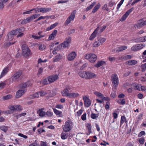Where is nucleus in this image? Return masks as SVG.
<instances>
[{"mask_svg": "<svg viewBox=\"0 0 146 146\" xmlns=\"http://www.w3.org/2000/svg\"><path fill=\"white\" fill-rule=\"evenodd\" d=\"M5 85V84L4 82H2L0 83V89H1L3 88Z\"/></svg>", "mask_w": 146, "mask_h": 146, "instance_id": "63", "label": "nucleus"}, {"mask_svg": "<svg viewBox=\"0 0 146 146\" xmlns=\"http://www.w3.org/2000/svg\"><path fill=\"white\" fill-rule=\"evenodd\" d=\"M53 110L54 112L56 115H60L61 113H62V112L60 111H58L56 109L53 108Z\"/></svg>", "mask_w": 146, "mask_h": 146, "instance_id": "49", "label": "nucleus"}, {"mask_svg": "<svg viewBox=\"0 0 146 146\" xmlns=\"http://www.w3.org/2000/svg\"><path fill=\"white\" fill-rule=\"evenodd\" d=\"M99 30V27H98L96 28V29L94 31L93 33L91 35L89 38V40H93L96 37V34L98 33V31Z\"/></svg>", "mask_w": 146, "mask_h": 146, "instance_id": "21", "label": "nucleus"}, {"mask_svg": "<svg viewBox=\"0 0 146 146\" xmlns=\"http://www.w3.org/2000/svg\"><path fill=\"white\" fill-rule=\"evenodd\" d=\"M39 10L40 12L44 13L49 12L51 10V9L50 8L41 7Z\"/></svg>", "mask_w": 146, "mask_h": 146, "instance_id": "23", "label": "nucleus"}, {"mask_svg": "<svg viewBox=\"0 0 146 146\" xmlns=\"http://www.w3.org/2000/svg\"><path fill=\"white\" fill-rule=\"evenodd\" d=\"M29 82H27L26 83L21 84H20L19 87L21 90L26 89L25 88L27 86H29L31 85L29 84Z\"/></svg>", "mask_w": 146, "mask_h": 146, "instance_id": "25", "label": "nucleus"}, {"mask_svg": "<svg viewBox=\"0 0 146 146\" xmlns=\"http://www.w3.org/2000/svg\"><path fill=\"white\" fill-rule=\"evenodd\" d=\"M127 120L125 117L124 116H122L121 117L120 125H121L124 122H127Z\"/></svg>", "mask_w": 146, "mask_h": 146, "instance_id": "37", "label": "nucleus"}, {"mask_svg": "<svg viewBox=\"0 0 146 146\" xmlns=\"http://www.w3.org/2000/svg\"><path fill=\"white\" fill-rule=\"evenodd\" d=\"M0 129L5 132H6L8 130V127L4 125L0 127Z\"/></svg>", "mask_w": 146, "mask_h": 146, "instance_id": "42", "label": "nucleus"}, {"mask_svg": "<svg viewBox=\"0 0 146 146\" xmlns=\"http://www.w3.org/2000/svg\"><path fill=\"white\" fill-rule=\"evenodd\" d=\"M57 31L56 30H54L52 33L50 35L48 39V40H53L54 39L55 37L56 36Z\"/></svg>", "mask_w": 146, "mask_h": 146, "instance_id": "19", "label": "nucleus"}, {"mask_svg": "<svg viewBox=\"0 0 146 146\" xmlns=\"http://www.w3.org/2000/svg\"><path fill=\"white\" fill-rule=\"evenodd\" d=\"M105 63V62L104 61H99L95 64V66L97 68L100 67Z\"/></svg>", "mask_w": 146, "mask_h": 146, "instance_id": "33", "label": "nucleus"}, {"mask_svg": "<svg viewBox=\"0 0 146 146\" xmlns=\"http://www.w3.org/2000/svg\"><path fill=\"white\" fill-rule=\"evenodd\" d=\"M145 139L144 138H141L139 139V143L141 144H143L144 143Z\"/></svg>", "mask_w": 146, "mask_h": 146, "instance_id": "62", "label": "nucleus"}, {"mask_svg": "<svg viewBox=\"0 0 146 146\" xmlns=\"http://www.w3.org/2000/svg\"><path fill=\"white\" fill-rule=\"evenodd\" d=\"M94 94H95L96 96H97L99 98H100L101 99H102L103 100H109L110 98H109L106 97H104L103 94L101 93L97 92H94Z\"/></svg>", "mask_w": 146, "mask_h": 146, "instance_id": "15", "label": "nucleus"}, {"mask_svg": "<svg viewBox=\"0 0 146 146\" xmlns=\"http://www.w3.org/2000/svg\"><path fill=\"white\" fill-rule=\"evenodd\" d=\"M9 109L11 110H16V109L15 108V105L13 106H9Z\"/></svg>", "mask_w": 146, "mask_h": 146, "instance_id": "57", "label": "nucleus"}, {"mask_svg": "<svg viewBox=\"0 0 146 146\" xmlns=\"http://www.w3.org/2000/svg\"><path fill=\"white\" fill-rule=\"evenodd\" d=\"M29 146H39V145L37 143L35 142L30 144Z\"/></svg>", "mask_w": 146, "mask_h": 146, "instance_id": "61", "label": "nucleus"}, {"mask_svg": "<svg viewBox=\"0 0 146 146\" xmlns=\"http://www.w3.org/2000/svg\"><path fill=\"white\" fill-rule=\"evenodd\" d=\"M116 96V92L115 91H113L111 94V96L113 98H115Z\"/></svg>", "mask_w": 146, "mask_h": 146, "instance_id": "60", "label": "nucleus"}, {"mask_svg": "<svg viewBox=\"0 0 146 146\" xmlns=\"http://www.w3.org/2000/svg\"><path fill=\"white\" fill-rule=\"evenodd\" d=\"M124 59L126 60L131 58V56L130 55H128L125 56H123Z\"/></svg>", "mask_w": 146, "mask_h": 146, "instance_id": "55", "label": "nucleus"}, {"mask_svg": "<svg viewBox=\"0 0 146 146\" xmlns=\"http://www.w3.org/2000/svg\"><path fill=\"white\" fill-rule=\"evenodd\" d=\"M86 126L88 128L89 133H91L92 132L91 131L92 126L91 124L87 123L86 124Z\"/></svg>", "mask_w": 146, "mask_h": 146, "instance_id": "40", "label": "nucleus"}, {"mask_svg": "<svg viewBox=\"0 0 146 146\" xmlns=\"http://www.w3.org/2000/svg\"><path fill=\"white\" fill-rule=\"evenodd\" d=\"M98 114L96 113H92L91 115V117L94 119H96L98 116Z\"/></svg>", "mask_w": 146, "mask_h": 146, "instance_id": "45", "label": "nucleus"}, {"mask_svg": "<svg viewBox=\"0 0 146 146\" xmlns=\"http://www.w3.org/2000/svg\"><path fill=\"white\" fill-rule=\"evenodd\" d=\"M43 109H40L38 111L39 115L42 117H44L46 115V113L43 111Z\"/></svg>", "mask_w": 146, "mask_h": 146, "instance_id": "35", "label": "nucleus"}, {"mask_svg": "<svg viewBox=\"0 0 146 146\" xmlns=\"http://www.w3.org/2000/svg\"><path fill=\"white\" fill-rule=\"evenodd\" d=\"M85 58L91 63L95 62L97 59V56L94 54L90 53L86 55Z\"/></svg>", "mask_w": 146, "mask_h": 146, "instance_id": "5", "label": "nucleus"}, {"mask_svg": "<svg viewBox=\"0 0 146 146\" xmlns=\"http://www.w3.org/2000/svg\"><path fill=\"white\" fill-rule=\"evenodd\" d=\"M15 43V42H14L13 43H11L7 41L4 43V45L6 47H8L10 46V45L14 44V43Z\"/></svg>", "mask_w": 146, "mask_h": 146, "instance_id": "47", "label": "nucleus"}, {"mask_svg": "<svg viewBox=\"0 0 146 146\" xmlns=\"http://www.w3.org/2000/svg\"><path fill=\"white\" fill-rule=\"evenodd\" d=\"M39 49L40 50H43L46 48V46L44 45L41 44L39 46Z\"/></svg>", "mask_w": 146, "mask_h": 146, "instance_id": "50", "label": "nucleus"}, {"mask_svg": "<svg viewBox=\"0 0 146 146\" xmlns=\"http://www.w3.org/2000/svg\"><path fill=\"white\" fill-rule=\"evenodd\" d=\"M22 28H18L15 30L12 31L15 35H17V37L18 38L21 37L24 34L22 33Z\"/></svg>", "mask_w": 146, "mask_h": 146, "instance_id": "10", "label": "nucleus"}, {"mask_svg": "<svg viewBox=\"0 0 146 146\" xmlns=\"http://www.w3.org/2000/svg\"><path fill=\"white\" fill-rule=\"evenodd\" d=\"M100 46V45L99 43L98 42L97 40L95 41L93 44V46L94 47H97Z\"/></svg>", "mask_w": 146, "mask_h": 146, "instance_id": "46", "label": "nucleus"}, {"mask_svg": "<svg viewBox=\"0 0 146 146\" xmlns=\"http://www.w3.org/2000/svg\"><path fill=\"white\" fill-rule=\"evenodd\" d=\"M22 71L19 70L16 72L14 75L9 78V80L10 83L18 81L21 78Z\"/></svg>", "mask_w": 146, "mask_h": 146, "instance_id": "1", "label": "nucleus"}, {"mask_svg": "<svg viewBox=\"0 0 146 146\" xmlns=\"http://www.w3.org/2000/svg\"><path fill=\"white\" fill-rule=\"evenodd\" d=\"M12 98V96L10 95H7L6 96H5L3 97V99L4 100H6Z\"/></svg>", "mask_w": 146, "mask_h": 146, "instance_id": "52", "label": "nucleus"}, {"mask_svg": "<svg viewBox=\"0 0 146 146\" xmlns=\"http://www.w3.org/2000/svg\"><path fill=\"white\" fill-rule=\"evenodd\" d=\"M135 42H145L144 37H141L136 39L135 40Z\"/></svg>", "mask_w": 146, "mask_h": 146, "instance_id": "41", "label": "nucleus"}, {"mask_svg": "<svg viewBox=\"0 0 146 146\" xmlns=\"http://www.w3.org/2000/svg\"><path fill=\"white\" fill-rule=\"evenodd\" d=\"M62 58V56L60 54H58L53 59V62H55L59 61Z\"/></svg>", "mask_w": 146, "mask_h": 146, "instance_id": "22", "label": "nucleus"}, {"mask_svg": "<svg viewBox=\"0 0 146 146\" xmlns=\"http://www.w3.org/2000/svg\"><path fill=\"white\" fill-rule=\"evenodd\" d=\"M9 71V69L8 68L6 67L4 68L0 76V78H2L3 76L5 75Z\"/></svg>", "mask_w": 146, "mask_h": 146, "instance_id": "31", "label": "nucleus"}, {"mask_svg": "<svg viewBox=\"0 0 146 146\" xmlns=\"http://www.w3.org/2000/svg\"><path fill=\"white\" fill-rule=\"evenodd\" d=\"M50 16H40L38 18V20H40L41 19H48L50 17Z\"/></svg>", "mask_w": 146, "mask_h": 146, "instance_id": "56", "label": "nucleus"}, {"mask_svg": "<svg viewBox=\"0 0 146 146\" xmlns=\"http://www.w3.org/2000/svg\"><path fill=\"white\" fill-rule=\"evenodd\" d=\"M97 40L101 45L105 42L106 39L104 38L98 37L97 38Z\"/></svg>", "mask_w": 146, "mask_h": 146, "instance_id": "27", "label": "nucleus"}, {"mask_svg": "<svg viewBox=\"0 0 146 146\" xmlns=\"http://www.w3.org/2000/svg\"><path fill=\"white\" fill-rule=\"evenodd\" d=\"M100 5L99 3L93 9L92 12L93 13H95L100 7Z\"/></svg>", "mask_w": 146, "mask_h": 146, "instance_id": "38", "label": "nucleus"}, {"mask_svg": "<svg viewBox=\"0 0 146 146\" xmlns=\"http://www.w3.org/2000/svg\"><path fill=\"white\" fill-rule=\"evenodd\" d=\"M23 54L24 57H28L31 54V50L28 46L26 44H23L22 46Z\"/></svg>", "mask_w": 146, "mask_h": 146, "instance_id": "4", "label": "nucleus"}, {"mask_svg": "<svg viewBox=\"0 0 146 146\" xmlns=\"http://www.w3.org/2000/svg\"><path fill=\"white\" fill-rule=\"evenodd\" d=\"M58 78V76L57 75H54L49 77L48 80L49 83H51L57 80Z\"/></svg>", "mask_w": 146, "mask_h": 146, "instance_id": "14", "label": "nucleus"}, {"mask_svg": "<svg viewBox=\"0 0 146 146\" xmlns=\"http://www.w3.org/2000/svg\"><path fill=\"white\" fill-rule=\"evenodd\" d=\"M145 21H144L143 19L140 20L138 21V23L135 25V26L137 28L142 27L145 25Z\"/></svg>", "mask_w": 146, "mask_h": 146, "instance_id": "20", "label": "nucleus"}, {"mask_svg": "<svg viewBox=\"0 0 146 146\" xmlns=\"http://www.w3.org/2000/svg\"><path fill=\"white\" fill-rule=\"evenodd\" d=\"M62 139L64 140L66 139L68 137V133H62L60 135Z\"/></svg>", "mask_w": 146, "mask_h": 146, "instance_id": "36", "label": "nucleus"}, {"mask_svg": "<svg viewBox=\"0 0 146 146\" xmlns=\"http://www.w3.org/2000/svg\"><path fill=\"white\" fill-rule=\"evenodd\" d=\"M38 92V94H39L40 96L41 97L44 96L47 94V93L46 92L43 91H41Z\"/></svg>", "mask_w": 146, "mask_h": 146, "instance_id": "44", "label": "nucleus"}, {"mask_svg": "<svg viewBox=\"0 0 146 146\" xmlns=\"http://www.w3.org/2000/svg\"><path fill=\"white\" fill-rule=\"evenodd\" d=\"M39 97L38 92H36L35 94L31 95L30 96V98L31 99H33L35 98H38Z\"/></svg>", "mask_w": 146, "mask_h": 146, "instance_id": "34", "label": "nucleus"}, {"mask_svg": "<svg viewBox=\"0 0 146 146\" xmlns=\"http://www.w3.org/2000/svg\"><path fill=\"white\" fill-rule=\"evenodd\" d=\"M26 91V89L21 90H18L16 93V98H18L21 97L24 94Z\"/></svg>", "mask_w": 146, "mask_h": 146, "instance_id": "17", "label": "nucleus"}, {"mask_svg": "<svg viewBox=\"0 0 146 146\" xmlns=\"http://www.w3.org/2000/svg\"><path fill=\"white\" fill-rule=\"evenodd\" d=\"M83 99L84 101V104L86 107H89L91 105V103L89 98L86 96L83 97Z\"/></svg>", "mask_w": 146, "mask_h": 146, "instance_id": "16", "label": "nucleus"}, {"mask_svg": "<svg viewBox=\"0 0 146 146\" xmlns=\"http://www.w3.org/2000/svg\"><path fill=\"white\" fill-rule=\"evenodd\" d=\"M63 96H66L68 97L69 94V91L67 88L65 89L63 91L61 92Z\"/></svg>", "mask_w": 146, "mask_h": 146, "instance_id": "30", "label": "nucleus"}, {"mask_svg": "<svg viewBox=\"0 0 146 146\" xmlns=\"http://www.w3.org/2000/svg\"><path fill=\"white\" fill-rule=\"evenodd\" d=\"M15 35L12 31L9 32L7 35L8 40L9 41H12L14 38Z\"/></svg>", "mask_w": 146, "mask_h": 146, "instance_id": "24", "label": "nucleus"}, {"mask_svg": "<svg viewBox=\"0 0 146 146\" xmlns=\"http://www.w3.org/2000/svg\"><path fill=\"white\" fill-rule=\"evenodd\" d=\"M127 48V46L124 45L118 47L116 48L114 50H112V52H118L126 49Z\"/></svg>", "mask_w": 146, "mask_h": 146, "instance_id": "12", "label": "nucleus"}, {"mask_svg": "<svg viewBox=\"0 0 146 146\" xmlns=\"http://www.w3.org/2000/svg\"><path fill=\"white\" fill-rule=\"evenodd\" d=\"M139 80L142 82H146V78L145 77H141L140 78Z\"/></svg>", "mask_w": 146, "mask_h": 146, "instance_id": "64", "label": "nucleus"}, {"mask_svg": "<svg viewBox=\"0 0 146 146\" xmlns=\"http://www.w3.org/2000/svg\"><path fill=\"white\" fill-rule=\"evenodd\" d=\"M76 13V10H74L71 13L70 15L67 19L65 22L64 24L65 26L67 25L71 21H73L75 17V14Z\"/></svg>", "mask_w": 146, "mask_h": 146, "instance_id": "6", "label": "nucleus"}, {"mask_svg": "<svg viewBox=\"0 0 146 146\" xmlns=\"http://www.w3.org/2000/svg\"><path fill=\"white\" fill-rule=\"evenodd\" d=\"M145 134V132L144 131H142L140 132L138 135V137H140L142 136V135H144Z\"/></svg>", "mask_w": 146, "mask_h": 146, "instance_id": "59", "label": "nucleus"}, {"mask_svg": "<svg viewBox=\"0 0 146 146\" xmlns=\"http://www.w3.org/2000/svg\"><path fill=\"white\" fill-rule=\"evenodd\" d=\"M141 85L138 84H133L131 85V87L135 90H138L140 91V87Z\"/></svg>", "mask_w": 146, "mask_h": 146, "instance_id": "28", "label": "nucleus"}, {"mask_svg": "<svg viewBox=\"0 0 146 146\" xmlns=\"http://www.w3.org/2000/svg\"><path fill=\"white\" fill-rule=\"evenodd\" d=\"M48 80L47 79L45 78L43 79L42 81H40V84H42L44 85H47L48 84Z\"/></svg>", "mask_w": 146, "mask_h": 146, "instance_id": "43", "label": "nucleus"}, {"mask_svg": "<svg viewBox=\"0 0 146 146\" xmlns=\"http://www.w3.org/2000/svg\"><path fill=\"white\" fill-rule=\"evenodd\" d=\"M32 36L33 38L37 40H39L40 38L43 37V36H40V37H38V36L34 35H32Z\"/></svg>", "mask_w": 146, "mask_h": 146, "instance_id": "58", "label": "nucleus"}, {"mask_svg": "<svg viewBox=\"0 0 146 146\" xmlns=\"http://www.w3.org/2000/svg\"><path fill=\"white\" fill-rule=\"evenodd\" d=\"M111 78L113 86L114 87H117L119 84V80L117 75L116 74H112Z\"/></svg>", "mask_w": 146, "mask_h": 146, "instance_id": "8", "label": "nucleus"}, {"mask_svg": "<svg viewBox=\"0 0 146 146\" xmlns=\"http://www.w3.org/2000/svg\"><path fill=\"white\" fill-rule=\"evenodd\" d=\"M124 0H121L120 1L119 3L117 5V10H118L119 8L121 7V5L123 3Z\"/></svg>", "mask_w": 146, "mask_h": 146, "instance_id": "48", "label": "nucleus"}, {"mask_svg": "<svg viewBox=\"0 0 146 146\" xmlns=\"http://www.w3.org/2000/svg\"><path fill=\"white\" fill-rule=\"evenodd\" d=\"M58 25L57 23H55L54 24L51 25L50 27L47 28V31H49L51 30L56 26Z\"/></svg>", "mask_w": 146, "mask_h": 146, "instance_id": "39", "label": "nucleus"}, {"mask_svg": "<svg viewBox=\"0 0 146 146\" xmlns=\"http://www.w3.org/2000/svg\"><path fill=\"white\" fill-rule=\"evenodd\" d=\"M134 9V8L132 7L127 11L122 16L120 21H123L125 20L129 15V14L133 11Z\"/></svg>", "mask_w": 146, "mask_h": 146, "instance_id": "11", "label": "nucleus"}, {"mask_svg": "<svg viewBox=\"0 0 146 146\" xmlns=\"http://www.w3.org/2000/svg\"><path fill=\"white\" fill-rule=\"evenodd\" d=\"M126 63L129 65L133 66L137 64V61L135 60H132L127 61Z\"/></svg>", "mask_w": 146, "mask_h": 146, "instance_id": "32", "label": "nucleus"}, {"mask_svg": "<svg viewBox=\"0 0 146 146\" xmlns=\"http://www.w3.org/2000/svg\"><path fill=\"white\" fill-rule=\"evenodd\" d=\"M73 127V122L70 120H68L65 122L64 125L62 126V127L64 132L67 133L70 131Z\"/></svg>", "mask_w": 146, "mask_h": 146, "instance_id": "2", "label": "nucleus"}, {"mask_svg": "<svg viewBox=\"0 0 146 146\" xmlns=\"http://www.w3.org/2000/svg\"><path fill=\"white\" fill-rule=\"evenodd\" d=\"M40 14H35L32 15L26 19H24L21 22L22 24H25L32 21L33 20L37 18L39 16Z\"/></svg>", "mask_w": 146, "mask_h": 146, "instance_id": "3", "label": "nucleus"}, {"mask_svg": "<svg viewBox=\"0 0 146 146\" xmlns=\"http://www.w3.org/2000/svg\"><path fill=\"white\" fill-rule=\"evenodd\" d=\"M76 56L75 52L73 51L69 54L67 56V59L69 61H71L74 59Z\"/></svg>", "mask_w": 146, "mask_h": 146, "instance_id": "13", "label": "nucleus"}, {"mask_svg": "<svg viewBox=\"0 0 146 146\" xmlns=\"http://www.w3.org/2000/svg\"><path fill=\"white\" fill-rule=\"evenodd\" d=\"M71 38L68 37L66 38L64 42L62 43V46L64 48L68 47L71 42Z\"/></svg>", "mask_w": 146, "mask_h": 146, "instance_id": "9", "label": "nucleus"}, {"mask_svg": "<svg viewBox=\"0 0 146 146\" xmlns=\"http://www.w3.org/2000/svg\"><path fill=\"white\" fill-rule=\"evenodd\" d=\"M79 95V94L77 93H70L69 94L68 97L70 98H73L78 97Z\"/></svg>", "mask_w": 146, "mask_h": 146, "instance_id": "26", "label": "nucleus"}, {"mask_svg": "<svg viewBox=\"0 0 146 146\" xmlns=\"http://www.w3.org/2000/svg\"><path fill=\"white\" fill-rule=\"evenodd\" d=\"M141 70L142 72H144L146 70V63L141 66Z\"/></svg>", "mask_w": 146, "mask_h": 146, "instance_id": "51", "label": "nucleus"}, {"mask_svg": "<svg viewBox=\"0 0 146 146\" xmlns=\"http://www.w3.org/2000/svg\"><path fill=\"white\" fill-rule=\"evenodd\" d=\"M118 102L119 104L122 105H124L125 104V99H123L121 100H118Z\"/></svg>", "mask_w": 146, "mask_h": 146, "instance_id": "53", "label": "nucleus"}, {"mask_svg": "<svg viewBox=\"0 0 146 146\" xmlns=\"http://www.w3.org/2000/svg\"><path fill=\"white\" fill-rule=\"evenodd\" d=\"M145 46V44L144 43L137 44L132 47L131 50L132 51H136L142 49Z\"/></svg>", "mask_w": 146, "mask_h": 146, "instance_id": "7", "label": "nucleus"}, {"mask_svg": "<svg viewBox=\"0 0 146 146\" xmlns=\"http://www.w3.org/2000/svg\"><path fill=\"white\" fill-rule=\"evenodd\" d=\"M86 71H81L78 73V74L80 77L86 79Z\"/></svg>", "mask_w": 146, "mask_h": 146, "instance_id": "29", "label": "nucleus"}, {"mask_svg": "<svg viewBox=\"0 0 146 146\" xmlns=\"http://www.w3.org/2000/svg\"><path fill=\"white\" fill-rule=\"evenodd\" d=\"M53 114V113L50 111H47L46 113V115L48 117H51Z\"/></svg>", "mask_w": 146, "mask_h": 146, "instance_id": "54", "label": "nucleus"}, {"mask_svg": "<svg viewBox=\"0 0 146 146\" xmlns=\"http://www.w3.org/2000/svg\"><path fill=\"white\" fill-rule=\"evenodd\" d=\"M86 78L90 79L95 77L96 75L90 71H86Z\"/></svg>", "mask_w": 146, "mask_h": 146, "instance_id": "18", "label": "nucleus"}]
</instances>
